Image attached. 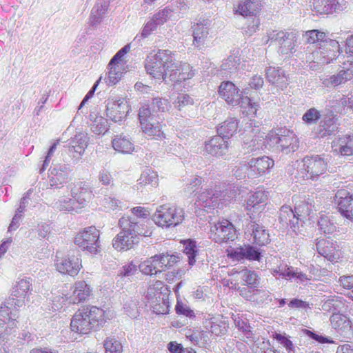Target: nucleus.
Segmentation results:
<instances>
[{"instance_id":"obj_1","label":"nucleus","mask_w":353,"mask_h":353,"mask_svg":"<svg viewBox=\"0 0 353 353\" xmlns=\"http://www.w3.org/2000/svg\"><path fill=\"white\" fill-rule=\"evenodd\" d=\"M266 144L285 154L296 152L299 148V139L295 133L285 127L272 130L265 137Z\"/></svg>"},{"instance_id":"obj_2","label":"nucleus","mask_w":353,"mask_h":353,"mask_svg":"<svg viewBox=\"0 0 353 353\" xmlns=\"http://www.w3.org/2000/svg\"><path fill=\"white\" fill-rule=\"evenodd\" d=\"M128 220L120 219L119 221L121 232L112 240L114 249L121 251L131 249L134 245L139 243L141 236H150L151 232H142L139 226L132 227Z\"/></svg>"},{"instance_id":"obj_3","label":"nucleus","mask_w":353,"mask_h":353,"mask_svg":"<svg viewBox=\"0 0 353 353\" xmlns=\"http://www.w3.org/2000/svg\"><path fill=\"white\" fill-rule=\"evenodd\" d=\"M219 94L230 105L232 106L240 105L241 108H248L249 114H255L259 105L252 103L248 97H243L240 90L231 81H223L219 88Z\"/></svg>"},{"instance_id":"obj_4","label":"nucleus","mask_w":353,"mask_h":353,"mask_svg":"<svg viewBox=\"0 0 353 353\" xmlns=\"http://www.w3.org/2000/svg\"><path fill=\"white\" fill-rule=\"evenodd\" d=\"M175 61L174 54L168 50H159L154 55L148 57L145 70L153 78L161 80L165 78V71L173 66Z\"/></svg>"},{"instance_id":"obj_5","label":"nucleus","mask_w":353,"mask_h":353,"mask_svg":"<svg viewBox=\"0 0 353 353\" xmlns=\"http://www.w3.org/2000/svg\"><path fill=\"white\" fill-rule=\"evenodd\" d=\"M138 115L142 131L145 135L155 139L165 138L159 114L152 112L150 107L142 105L139 110Z\"/></svg>"},{"instance_id":"obj_6","label":"nucleus","mask_w":353,"mask_h":353,"mask_svg":"<svg viewBox=\"0 0 353 353\" xmlns=\"http://www.w3.org/2000/svg\"><path fill=\"white\" fill-rule=\"evenodd\" d=\"M152 220L162 228L175 227L184 220V210L175 205H162L157 208Z\"/></svg>"},{"instance_id":"obj_7","label":"nucleus","mask_w":353,"mask_h":353,"mask_svg":"<svg viewBox=\"0 0 353 353\" xmlns=\"http://www.w3.org/2000/svg\"><path fill=\"white\" fill-rule=\"evenodd\" d=\"M81 183L79 192L72 188V185L68 186L70 188V194L72 198L61 197L53 203V208L60 211L71 212L75 210L79 206L83 207L87 203V196L90 192L87 185Z\"/></svg>"},{"instance_id":"obj_8","label":"nucleus","mask_w":353,"mask_h":353,"mask_svg":"<svg viewBox=\"0 0 353 353\" xmlns=\"http://www.w3.org/2000/svg\"><path fill=\"white\" fill-rule=\"evenodd\" d=\"M99 236V230L94 226L88 227L76 235L74 243L83 251L97 254L100 247Z\"/></svg>"},{"instance_id":"obj_9","label":"nucleus","mask_w":353,"mask_h":353,"mask_svg":"<svg viewBox=\"0 0 353 353\" xmlns=\"http://www.w3.org/2000/svg\"><path fill=\"white\" fill-rule=\"evenodd\" d=\"M268 39L271 41H276L279 45V53L290 57L296 52L297 46V35L294 32L272 30L268 33Z\"/></svg>"},{"instance_id":"obj_10","label":"nucleus","mask_w":353,"mask_h":353,"mask_svg":"<svg viewBox=\"0 0 353 353\" xmlns=\"http://www.w3.org/2000/svg\"><path fill=\"white\" fill-rule=\"evenodd\" d=\"M210 238L218 243L233 241L236 238V231L230 221L219 220L211 226Z\"/></svg>"},{"instance_id":"obj_11","label":"nucleus","mask_w":353,"mask_h":353,"mask_svg":"<svg viewBox=\"0 0 353 353\" xmlns=\"http://www.w3.org/2000/svg\"><path fill=\"white\" fill-rule=\"evenodd\" d=\"M303 163L301 170L305 171L303 177L306 179H317L327 168V161L318 155L306 157L303 159Z\"/></svg>"},{"instance_id":"obj_12","label":"nucleus","mask_w":353,"mask_h":353,"mask_svg":"<svg viewBox=\"0 0 353 353\" xmlns=\"http://www.w3.org/2000/svg\"><path fill=\"white\" fill-rule=\"evenodd\" d=\"M340 51V45L337 41L326 38L320 43L318 50L313 54L318 63L327 64L336 59Z\"/></svg>"},{"instance_id":"obj_13","label":"nucleus","mask_w":353,"mask_h":353,"mask_svg":"<svg viewBox=\"0 0 353 353\" xmlns=\"http://www.w3.org/2000/svg\"><path fill=\"white\" fill-rule=\"evenodd\" d=\"M72 170L68 164H55L48 170V185L52 189H60L70 180Z\"/></svg>"},{"instance_id":"obj_14","label":"nucleus","mask_w":353,"mask_h":353,"mask_svg":"<svg viewBox=\"0 0 353 353\" xmlns=\"http://www.w3.org/2000/svg\"><path fill=\"white\" fill-rule=\"evenodd\" d=\"M106 116L112 121H123L130 111V106L124 99H111L107 101Z\"/></svg>"},{"instance_id":"obj_15","label":"nucleus","mask_w":353,"mask_h":353,"mask_svg":"<svg viewBox=\"0 0 353 353\" xmlns=\"http://www.w3.org/2000/svg\"><path fill=\"white\" fill-rule=\"evenodd\" d=\"M222 196V192L218 187L204 189L199 192L194 205L199 208L214 209L216 208Z\"/></svg>"},{"instance_id":"obj_16","label":"nucleus","mask_w":353,"mask_h":353,"mask_svg":"<svg viewBox=\"0 0 353 353\" xmlns=\"http://www.w3.org/2000/svg\"><path fill=\"white\" fill-rule=\"evenodd\" d=\"M194 76V72L189 64H179L173 62V66L169 68V70L165 71V78L161 80L165 81V83H177L186 79H191Z\"/></svg>"},{"instance_id":"obj_17","label":"nucleus","mask_w":353,"mask_h":353,"mask_svg":"<svg viewBox=\"0 0 353 353\" xmlns=\"http://www.w3.org/2000/svg\"><path fill=\"white\" fill-rule=\"evenodd\" d=\"M312 11L319 14H328L343 11L347 8L345 0H311Z\"/></svg>"},{"instance_id":"obj_18","label":"nucleus","mask_w":353,"mask_h":353,"mask_svg":"<svg viewBox=\"0 0 353 353\" xmlns=\"http://www.w3.org/2000/svg\"><path fill=\"white\" fill-rule=\"evenodd\" d=\"M83 307L78 310L73 315L70 323L72 332L81 334H86L92 330H96Z\"/></svg>"},{"instance_id":"obj_19","label":"nucleus","mask_w":353,"mask_h":353,"mask_svg":"<svg viewBox=\"0 0 353 353\" xmlns=\"http://www.w3.org/2000/svg\"><path fill=\"white\" fill-rule=\"evenodd\" d=\"M55 265L59 272L74 276L77 275L81 268V260L78 256L68 255L57 259Z\"/></svg>"},{"instance_id":"obj_20","label":"nucleus","mask_w":353,"mask_h":353,"mask_svg":"<svg viewBox=\"0 0 353 353\" xmlns=\"http://www.w3.org/2000/svg\"><path fill=\"white\" fill-rule=\"evenodd\" d=\"M228 141L221 135H216L205 141V152L215 157H221L228 152Z\"/></svg>"},{"instance_id":"obj_21","label":"nucleus","mask_w":353,"mask_h":353,"mask_svg":"<svg viewBox=\"0 0 353 353\" xmlns=\"http://www.w3.org/2000/svg\"><path fill=\"white\" fill-rule=\"evenodd\" d=\"M331 326L337 333L344 337L353 335L352 322L350 318L340 312H334L330 317Z\"/></svg>"},{"instance_id":"obj_22","label":"nucleus","mask_w":353,"mask_h":353,"mask_svg":"<svg viewBox=\"0 0 353 353\" xmlns=\"http://www.w3.org/2000/svg\"><path fill=\"white\" fill-rule=\"evenodd\" d=\"M353 78V70H341L334 74H323L319 77L321 84L326 88H335L345 83Z\"/></svg>"},{"instance_id":"obj_23","label":"nucleus","mask_w":353,"mask_h":353,"mask_svg":"<svg viewBox=\"0 0 353 353\" xmlns=\"http://www.w3.org/2000/svg\"><path fill=\"white\" fill-rule=\"evenodd\" d=\"M130 211V216H123L121 219L128 220L130 222L134 223H130L132 225V226L135 228H137V225L138 227L139 226L141 228H139V230H142V232H150L147 229V223L149 221L150 216L149 210L143 207L137 206L132 208Z\"/></svg>"},{"instance_id":"obj_24","label":"nucleus","mask_w":353,"mask_h":353,"mask_svg":"<svg viewBox=\"0 0 353 353\" xmlns=\"http://www.w3.org/2000/svg\"><path fill=\"white\" fill-rule=\"evenodd\" d=\"M148 305L157 314H166L168 310V302L164 299V295L154 288L148 290L146 295Z\"/></svg>"},{"instance_id":"obj_25","label":"nucleus","mask_w":353,"mask_h":353,"mask_svg":"<svg viewBox=\"0 0 353 353\" xmlns=\"http://www.w3.org/2000/svg\"><path fill=\"white\" fill-rule=\"evenodd\" d=\"M279 220L284 228H290L294 233L297 234L299 230V221L301 218L296 216L294 210L289 205H283L280 209Z\"/></svg>"},{"instance_id":"obj_26","label":"nucleus","mask_w":353,"mask_h":353,"mask_svg":"<svg viewBox=\"0 0 353 353\" xmlns=\"http://www.w3.org/2000/svg\"><path fill=\"white\" fill-rule=\"evenodd\" d=\"M274 165V161L267 156L252 159L248 162L246 169L249 170L248 174L255 177L265 174Z\"/></svg>"},{"instance_id":"obj_27","label":"nucleus","mask_w":353,"mask_h":353,"mask_svg":"<svg viewBox=\"0 0 353 353\" xmlns=\"http://www.w3.org/2000/svg\"><path fill=\"white\" fill-rule=\"evenodd\" d=\"M90 293V286L84 281H81L75 283L72 294L69 296H65V301L69 304H77L85 301Z\"/></svg>"},{"instance_id":"obj_28","label":"nucleus","mask_w":353,"mask_h":353,"mask_svg":"<svg viewBox=\"0 0 353 353\" xmlns=\"http://www.w3.org/2000/svg\"><path fill=\"white\" fill-rule=\"evenodd\" d=\"M344 191H338L335 201L337 202L338 208L340 213L345 218L353 221V196L346 195Z\"/></svg>"},{"instance_id":"obj_29","label":"nucleus","mask_w":353,"mask_h":353,"mask_svg":"<svg viewBox=\"0 0 353 353\" xmlns=\"http://www.w3.org/2000/svg\"><path fill=\"white\" fill-rule=\"evenodd\" d=\"M261 7L262 5L259 0H241L239 2L234 12L243 17L256 16Z\"/></svg>"},{"instance_id":"obj_30","label":"nucleus","mask_w":353,"mask_h":353,"mask_svg":"<svg viewBox=\"0 0 353 353\" xmlns=\"http://www.w3.org/2000/svg\"><path fill=\"white\" fill-rule=\"evenodd\" d=\"M250 230L252 231L251 235L253 236V243L259 246H263L270 243L269 233L263 225L251 221L248 225V231Z\"/></svg>"},{"instance_id":"obj_31","label":"nucleus","mask_w":353,"mask_h":353,"mask_svg":"<svg viewBox=\"0 0 353 353\" xmlns=\"http://www.w3.org/2000/svg\"><path fill=\"white\" fill-rule=\"evenodd\" d=\"M338 130L337 119L333 114L327 115L321 121L317 129L320 137H325L335 134Z\"/></svg>"},{"instance_id":"obj_32","label":"nucleus","mask_w":353,"mask_h":353,"mask_svg":"<svg viewBox=\"0 0 353 353\" xmlns=\"http://www.w3.org/2000/svg\"><path fill=\"white\" fill-rule=\"evenodd\" d=\"M333 150L341 155L353 154V135H344L333 140Z\"/></svg>"},{"instance_id":"obj_33","label":"nucleus","mask_w":353,"mask_h":353,"mask_svg":"<svg viewBox=\"0 0 353 353\" xmlns=\"http://www.w3.org/2000/svg\"><path fill=\"white\" fill-rule=\"evenodd\" d=\"M316 249L318 253L327 259L331 262L336 261L339 258V254L336 253V244L326 239H321L316 243Z\"/></svg>"},{"instance_id":"obj_34","label":"nucleus","mask_w":353,"mask_h":353,"mask_svg":"<svg viewBox=\"0 0 353 353\" xmlns=\"http://www.w3.org/2000/svg\"><path fill=\"white\" fill-rule=\"evenodd\" d=\"M110 6L109 0H97L91 10L90 23L92 26L99 25L103 20L104 15Z\"/></svg>"},{"instance_id":"obj_35","label":"nucleus","mask_w":353,"mask_h":353,"mask_svg":"<svg viewBox=\"0 0 353 353\" xmlns=\"http://www.w3.org/2000/svg\"><path fill=\"white\" fill-rule=\"evenodd\" d=\"M266 78L270 83L281 90L287 88L288 85V79L281 68L269 67L266 70Z\"/></svg>"},{"instance_id":"obj_36","label":"nucleus","mask_w":353,"mask_h":353,"mask_svg":"<svg viewBox=\"0 0 353 353\" xmlns=\"http://www.w3.org/2000/svg\"><path fill=\"white\" fill-rule=\"evenodd\" d=\"M231 255L237 261L244 259L250 261H260L261 258V252L259 250L250 245L237 248L232 252Z\"/></svg>"},{"instance_id":"obj_37","label":"nucleus","mask_w":353,"mask_h":353,"mask_svg":"<svg viewBox=\"0 0 353 353\" xmlns=\"http://www.w3.org/2000/svg\"><path fill=\"white\" fill-rule=\"evenodd\" d=\"M84 308L91 321V323H92V325L96 330L105 324L106 319H108V316L105 310L92 305H88L84 307Z\"/></svg>"},{"instance_id":"obj_38","label":"nucleus","mask_w":353,"mask_h":353,"mask_svg":"<svg viewBox=\"0 0 353 353\" xmlns=\"http://www.w3.org/2000/svg\"><path fill=\"white\" fill-rule=\"evenodd\" d=\"M159 256L158 254H155L154 256L148 259L145 261L142 262L139 265L140 271L146 275H157L158 274H161L163 272V269H162L160 266Z\"/></svg>"},{"instance_id":"obj_39","label":"nucleus","mask_w":353,"mask_h":353,"mask_svg":"<svg viewBox=\"0 0 353 353\" xmlns=\"http://www.w3.org/2000/svg\"><path fill=\"white\" fill-rule=\"evenodd\" d=\"M193 28V45L195 48L201 50L209 34L208 27L206 23H197Z\"/></svg>"},{"instance_id":"obj_40","label":"nucleus","mask_w":353,"mask_h":353,"mask_svg":"<svg viewBox=\"0 0 353 353\" xmlns=\"http://www.w3.org/2000/svg\"><path fill=\"white\" fill-rule=\"evenodd\" d=\"M238 121L234 118L225 120L217 128V135H221L227 140L232 137L237 131Z\"/></svg>"},{"instance_id":"obj_41","label":"nucleus","mask_w":353,"mask_h":353,"mask_svg":"<svg viewBox=\"0 0 353 353\" xmlns=\"http://www.w3.org/2000/svg\"><path fill=\"white\" fill-rule=\"evenodd\" d=\"M268 192L265 190H257L252 194L246 201V210H251L254 209H259L263 206L268 200Z\"/></svg>"},{"instance_id":"obj_42","label":"nucleus","mask_w":353,"mask_h":353,"mask_svg":"<svg viewBox=\"0 0 353 353\" xmlns=\"http://www.w3.org/2000/svg\"><path fill=\"white\" fill-rule=\"evenodd\" d=\"M235 326L250 341H254V333L248 320L242 316L234 315L232 317Z\"/></svg>"},{"instance_id":"obj_43","label":"nucleus","mask_w":353,"mask_h":353,"mask_svg":"<svg viewBox=\"0 0 353 353\" xmlns=\"http://www.w3.org/2000/svg\"><path fill=\"white\" fill-rule=\"evenodd\" d=\"M88 142L87 135L83 133L77 134L69 143V151L81 155L88 146Z\"/></svg>"},{"instance_id":"obj_44","label":"nucleus","mask_w":353,"mask_h":353,"mask_svg":"<svg viewBox=\"0 0 353 353\" xmlns=\"http://www.w3.org/2000/svg\"><path fill=\"white\" fill-rule=\"evenodd\" d=\"M113 148L121 153L129 154L131 153L134 148L131 141L125 137L121 136L116 137L112 141Z\"/></svg>"},{"instance_id":"obj_45","label":"nucleus","mask_w":353,"mask_h":353,"mask_svg":"<svg viewBox=\"0 0 353 353\" xmlns=\"http://www.w3.org/2000/svg\"><path fill=\"white\" fill-rule=\"evenodd\" d=\"M31 285V279L30 278L20 279L12 288L11 296L16 298H25L30 291Z\"/></svg>"},{"instance_id":"obj_46","label":"nucleus","mask_w":353,"mask_h":353,"mask_svg":"<svg viewBox=\"0 0 353 353\" xmlns=\"http://www.w3.org/2000/svg\"><path fill=\"white\" fill-rule=\"evenodd\" d=\"M284 273L285 274L286 280L294 281L297 283H303L310 280L305 273L299 271L298 268L292 266L288 265L287 272L284 271Z\"/></svg>"},{"instance_id":"obj_47","label":"nucleus","mask_w":353,"mask_h":353,"mask_svg":"<svg viewBox=\"0 0 353 353\" xmlns=\"http://www.w3.org/2000/svg\"><path fill=\"white\" fill-rule=\"evenodd\" d=\"M186 337L194 345L199 347H205L201 343H205L208 341V336L206 332L200 330H189L186 333Z\"/></svg>"},{"instance_id":"obj_48","label":"nucleus","mask_w":353,"mask_h":353,"mask_svg":"<svg viewBox=\"0 0 353 353\" xmlns=\"http://www.w3.org/2000/svg\"><path fill=\"white\" fill-rule=\"evenodd\" d=\"M263 146L267 148L268 145L266 144L265 138L256 137L250 141H244L243 144V149L245 153H250L255 152L263 148Z\"/></svg>"},{"instance_id":"obj_49","label":"nucleus","mask_w":353,"mask_h":353,"mask_svg":"<svg viewBox=\"0 0 353 353\" xmlns=\"http://www.w3.org/2000/svg\"><path fill=\"white\" fill-rule=\"evenodd\" d=\"M240 64V58L238 55L231 54L224 59L221 65V68L228 73H235Z\"/></svg>"},{"instance_id":"obj_50","label":"nucleus","mask_w":353,"mask_h":353,"mask_svg":"<svg viewBox=\"0 0 353 353\" xmlns=\"http://www.w3.org/2000/svg\"><path fill=\"white\" fill-rule=\"evenodd\" d=\"M108 130V120L101 116H97L91 123V130L96 134H103Z\"/></svg>"},{"instance_id":"obj_51","label":"nucleus","mask_w":353,"mask_h":353,"mask_svg":"<svg viewBox=\"0 0 353 353\" xmlns=\"http://www.w3.org/2000/svg\"><path fill=\"white\" fill-rule=\"evenodd\" d=\"M146 105L151 108L152 112H154L155 114H158V112H164L168 110L170 104L166 99L156 97L152 99L150 105Z\"/></svg>"},{"instance_id":"obj_52","label":"nucleus","mask_w":353,"mask_h":353,"mask_svg":"<svg viewBox=\"0 0 353 353\" xmlns=\"http://www.w3.org/2000/svg\"><path fill=\"white\" fill-rule=\"evenodd\" d=\"M341 297H329L322 305V310L326 312H339L343 304Z\"/></svg>"},{"instance_id":"obj_53","label":"nucleus","mask_w":353,"mask_h":353,"mask_svg":"<svg viewBox=\"0 0 353 353\" xmlns=\"http://www.w3.org/2000/svg\"><path fill=\"white\" fill-rule=\"evenodd\" d=\"M6 326L1 329V332H0V340L2 341L9 340V336L12 335L14 332H15V327L16 323L15 320L12 319L10 316V312L8 311V316H6L5 318Z\"/></svg>"},{"instance_id":"obj_54","label":"nucleus","mask_w":353,"mask_h":353,"mask_svg":"<svg viewBox=\"0 0 353 353\" xmlns=\"http://www.w3.org/2000/svg\"><path fill=\"white\" fill-rule=\"evenodd\" d=\"M198 252L196 241L188 239L184 241V253L188 257V262L190 265H193L196 261L195 256Z\"/></svg>"},{"instance_id":"obj_55","label":"nucleus","mask_w":353,"mask_h":353,"mask_svg":"<svg viewBox=\"0 0 353 353\" xmlns=\"http://www.w3.org/2000/svg\"><path fill=\"white\" fill-rule=\"evenodd\" d=\"M159 256L160 266L163 269V272L172 267L179 260L177 255L169 254L168 253H161L158 254Z\"/></svg>"},{"instance_id":"obj_56","label":"nucleus","mask_w":353,"mask_h":353,"mask_svg":"<svg viewBox=\"0 0 353 353\" xmlns=\"http://www.w3.org/2000/svg\"><path fill=\"white\" fill-rule=\"evenodd\" d=\"M105 353H121V343L114 337H108L103 342Z\"/></svg>"},{"instance_id":"obj_57","label":"nucleus","mask_w":353,"mask_h":353,"mask_svg":"<svg viewBox=\"0 0 353 353\" xmlns=\"http://www.w3.org/2000/svg\"><path fill=\"white\" fill-rule=\"evenodd\" d=\"M305 37L307 43H316L317 48L320 46V43H322L327 37L325 32L317 30H312L306 32Z\"/></svg>"},{"instance_id":"obj_58","label":"nucleus","mask_w":353,"mask_h":353,"mask_svg":"<svg viewBox=\"0 0 353 353\" xmlns=\"http://www.w3.org/2000/svg\"><path fill=\"white\" fill-rule=\"evenodd\" d=\"M241 278L246 285L256 288L259 283V278L254 271L245 269L241 272Z\"/></svg>"},{"instance_id":"obj_59","label":"nucleus","mask_w":353,"mask_h":353,"mask_svg":"<svg viewBox=\"0 0 353 353\" xmlns=\"http://www.w3.org/2000/svg\"><path fill=\"white\" fill-rule=\"evenodd\" d=\"M108 68L107 82L108 84H116L122 77L121 68L119 65H110V63Z\"/></svg>"},{"instance_id":"obj_60","label":"nucleus","mask_w":353,"mask_h":353,"mask_svg":"<svg viewBox=\"0 0 353 353\" xmlns=\"http://www.w3.org/2000/svg\"><path fill=\"white\" fill-rule=\"evenodd\" d=\"M174 106L179 110H182L184 108L194 104V99L187 94H179L176 99L173 102Z\"/></svg>"},{"instance_id":"obj_61","label":"nucleus","mask_w":353,"mask_h":353,"mask_svg":"<svg viewBox=\"0 0 353 353\" xmlns=\"http://www.w3.org/2000/svg\"><path fill=\"white\" fill-rule=\"evenodd\" d=\"M138 303L137 299H129L124 303V311L132 319H135L139 315Z\"/></svg>"},{"instance_id":"obj_62","label":"nucleus","mask_w":353,"mask_h":353,"mask_svg":"<svg viewBox=\"0 0 353 353\" xmlns=\"http://www.w3.org/2000/svg\"><path fill=\"white\" fill-rule=\"evenodd\" d=\"M139 183L142 185H156L157 183V174L153 170L147 169L141 173L139 179Z\"/></svg>"},{"instance_id":"obj_63","label":"nucleus","mask_w":353,"mask_h":353,"mask_svg":"<svg viewBox=\"0 0 353 353\" xmlns=\"http://www.w3.org/2000/svg\"><path fill=\"white\" fill-rule=\"evenodd\" d=\"M254 299L259 303H269L272 301L271 293L266 290L256 289L253 290Z\"/></svg>"},{"instance_id":"obj_64","label":"nucleus","mask_w":353,"mask_h":353,"mask_svg":"<svg viewBox=\"0 0 353 353\" xmlns=\"http://www.w3.org/2000/svg\"><path fill=\"white\" fill-rule=\"evenodd\" d=\"M320 112L314 108H310L303 115V121L307 124L316 123L320 119Z\"/></svg>"}]
</instances>
